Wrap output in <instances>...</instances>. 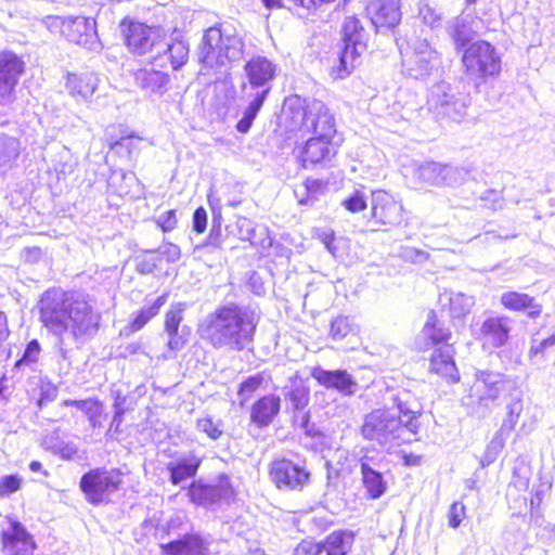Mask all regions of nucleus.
I'll return each instance as SVG.
<instances>
[{"label":"nucleus","instance_id":"f257e3e1","mask_svg":"<svg viewBox=\"0 0 555 555\" xmlns=\"http://www.w3.org/2000/svg\"><path fill=\"white\" fill-rule=\"evenodd\" d=\"M40 321L56 338L59 353L67 358L69 345L90 340L99 331L101 313L92 298L83 293L48 289L39 302Z\"/></svg>","mask_w":555,"mask_h":555},{"label":"nucleus","instance_id":"f03ea898","mask_svg":"<svg viewBox=\"0 0 555 555\" xmlns=\"http://www.w3.org/2000/svg\"><path fill=\"white\" fill-rule=\"evenodd\" d=\"M259 321L256 306L227 301L201 321L197 333L214 349L242 351L253 343Z\"/></svg>","mask_w":555,"mask_h":555},{"label":"nucleus","instance_id":"7ed1b4c3","mask_svg":"<svg viewBox=\"0 0 555 555\" xmlns=\"http://www.w3.org/2000/svg\"><path fill=\"white\" fill-rule=\"evenodd\" d=\"M391 401L400 416L385 409H376L366 414L361 426V435L365 440L390 448L415 439L421 415L417 399L409 390L401 389L391 396Z\"/></svg>","mask_w":555,"mask_h":555},{"label":"nucleus","instance_id":"20e7f679","mask_svg":"<svg viewBox=\"0 0 555 555\" xmlns=\"http://www.w3.org/2000/svg\"><path fill=\"white\" fill-rule=\"evenodd\" d=\"M243 38L230 24L208 28L198 48V61L208 68L225 67L244 55Z\"/></svg>","mask_w":555,"mask_h":555},{"label":"nucleus","instance_id":"39448f33","mask_svg":"<svg viewBox=\"0 0 555 555\" xmlns=\"http://www.w3.org/2000/svg\"><path fill=\"white\" fill-rule=\"evenodd\" d=\"M343 41L344 47L338 56V65L334 66L331 72L335 79L348 77L352 69L360 64L361 55L367 49L369 34L356 16L345 18Z\"/></svg>","mask_w":555,"mask_h":555},{"label":"nucleus","instance_id":"423d86ee","mask_svg":"<svg viewBox=\"0 0 555 555\" xmlns=\"http://www.w3.org/2000/svg\"><path fill=\"white\" fill-rule=\"evenodd\" d=\"M48 28L52 33H59L68 41L82 46L89 51H100V41L95 20L85 16H48Z\"/></svg>","mask_w":555,"mask_h":555},{"label":"nucleus","instance_id":"0eeeda50","mask_svg":"<svg viewBox=\"0 0 555 555\" xmlns=\"http://www.w3.org/2000/svg\"><path fill=\"white\" fill-rule=\"evenodd\" d=\"M428 103L438 118L461 122L467 114L470 98L468 93L441 81L431 88Z\"/></svg>","mask_w":555,"mask_h":555},{"label":"nucleus","instance_id":"6e6552de","mask_svg":"<svg viewBox=\"0 0 555 555\" xmlns=\"http://www.w3.org/2000/svg\"><path fill=\"white\" fill-rule=\"evenodd\" d=\"M269 477L282 492H301L311 482V472L305 460L274 459L269 466Z\"/></svg>","mask_w":555,"mask_h":555},{"label":"nucleus","instance_id":"1a4fd4ad","mask_svg":"<svg viewBox=\"0 0 555 555\" xmlns=\"http://www.w3.org/2000/svg\"><path fill=\"white\" fill-rule=\"evenodd\" d=\"M462 62L472 80H486L501 70V57L495 48L483 40L472 43L464 51Z\"/></svg>","mask_w":555,"mask_h":555},{"label":"nucleus","instance_id":"9d476101","mask_svg":"<svg viewBox=\"0 0 555 555\" xmlns=\"http://www.w3.org/2000/svg\"><path fill=\"white\" fill-rule=\"evenodd\" d=\"M122 485V473L117 468H94L80 478V489L91 504L98 505L109 501Z\"/></svg>","mask_w":555,"mask_h":555},{"label":"nucleus","instance_id":"9b49d317","mask_svg":"<svg viewBox=\"0 0 555 555\" xmlns=\"http://www.w3.org/2000/svg\"><path fill=\"white\" fill-rule=\"evenodd\" d=\"M474 376L469 399L470 403L477 404L479 408L489 409L503 392L513 386V382L500 372L476 370Z\"/></svg>","mask_w":555,"mask_h":555},{"label":"nucleus","instance_id":"f8f14e48","mask_svg":"<svg viewBox=\"0 0 555 555\" xmlns=\"http://www.w3.org/2000/svg\"><path fill=\"white\" fill-rule=\"evenodd\" d=\"M403 69L409 76L422 79L439 66V54L426 39H415L405 49L400 47Z\"/></svg>","mask_w":555,"mask_h":555},{"label":"nucleus","instance_id":"ddd939ff","mask_svg":"<svg viewBox=\"0 0 555 555\" xmlns=\"http://www.w3.org/2000/svg\"><path fill=\"white\" fill-rule=\"evenodd\" d=\"M278 65L266 56L256 55L244 65L242 93H257L268 98L272 89V82L276 76Z\"/></svg>","mask_w":555,"mask_h":555},{"label":"nucleus","instance_id":"4468645a","mask_svg":"<svg viewBox=\"0 0 555 555\" xmlns=\"http://www.w3.org/2000/svg\"><path fill=\"white\" fill-rule=\"evenodd\" d=\"M282 395L286 403V411L293 413V423L309 433L310 414L306 408L310 401V389L297 373L288 377L282 387Z\"/></svg>","mask_w":555,"mask_h":555},{"label":"nucleus","instance_id":"2eb2a0df","mask_svg":"<svg viewBox=\"0 0 555 555\" xmlns=\"http://www.w3.org/2000/svg\"><path fill=\"white\" fill-rule=\"evenodd\" d=\"M25 72V62L11 51L0 53V107H10L16 100V86Z\"/></svg>","mask_w":555,"mask_h":555},{"label":"nucleus","instance_id":"dca6fc26","mask_svg":"<svg viewBox=\"0 0 555 555\" xmlns=\"http://www.w3.org/2000/svg\"><path fill=\"white\" fill-rule=\"evenodd\" d=\"M125 41L128 48L137 54L143 55L147 52L157 53L163 39L162 30L157 27H150L143 23L131 22L124 29Z\"/></svg>","mask_w":555,"mask_h":555},{"label":"nucleus","instance_id":"f3484780","mask_svg":"<svg viewBox=\"0 0 555 555\" xmlns=\"http://www.w3.org/2000/svg\"><path fill=\"white\" fill-rule=\"evenodd\" d=\"M296 114L301 118L300 128L312 131L314 137L330 141L336 132L334 116L321 102L314 103L308 113L298 108Z\"/></svg>","mask_w":555,"mask_h":555},{"label":"nucleus","instance_id":"a211bd4d","mask_svg":"<svg viewBox=\"0 0 555 555\" xmlns=\"http://www.w3.org/2000/svg\"><path fill=\"white\" fill-rule=\"evenodd\" d=\"M403 206L389 193L378 190L372 193L371 216L375 223L396 227L403 220Z\"/></svg>","mask_w":555,"mask_h":555},{"label":"nucleus","instance_id":"6ab92c4d","mask_svg":"<svg viewBox=\"0 0 555 555\" xmlns=\"http://www.w3.org/2000/svg\"><path fill=\"white\" fill-rule=\"evenodd\" d=\"M185 304L172 305L165 314L164 333L167 336V347L177 352L184 348L191 336V327L182 324Z\"/></svg>","mask_w":555,"mask_h":555},{"label":"nucleus","instance_id":"aec40b11","mask_svg":"<svg viewBox=\"0 0 555 555\" xmlns=\"http://www.w3.org/2000/svg\"><path fill=\"white\" fill-rule=\"evenodd\" d=\"M366 13L376 31L390 30L401 21L400 0H369Z\"/></svg>","mask_w":555,"mask_h":555},{"label":"nucleus","instance_id":"412c9836","mask_svg":"<svg viewBox=\"0 0 555 555\" xmlns=\"http://www.w3.org/2000/svg\"><path fill=\"white\" fill-rule=\"evenodd\" d=\"M2 545L5 555H33L36 544L25 527L14 519L2 529Z\"/></svg>","mask_w":555,"mask_h":555},{"label":"nucleus","instance_id":"4be33fe9","mask_svg":"<svg viewBox=\"0 0 555 555\" xmlns=\"http://www.w3.org/2000/svg\"><path fill=\"white\" fill-rule=\"evenodd\" d=\"M210 535L192 532L160 544V548L164 555H210Z\"/></svg>","mask_w":555,"mask_h":555},{"label":"nucleus","instance_id":"5701e85b","mask_svg":"<svg viewBox=\"0 0 555 555\" xmlns=\"http://www.w3.org/2000/svg\"><path fill=\"white\" fill-rule=\"evenodd\" d=\"M311 376L326 389H335L343 396H352L358 387L354 378L345 370L330 371L315 366Z\"/></svg>","mask_w":555,"mask_h":555},{"label":"nucleus","instance_id":"b1692460","mask_svg":"<svg viewBox=\"0 0 555 555\" xmlns=\"http://www.w3.org/2000/svg\"><path fill=\"white\" fill-rule=\"evenodd\" d=\"M454 348L444 344L436 348L429 359V371L451 383L460 380V373L454 361Z\"/></svg>","mask_w":555,"mask_h":555},{"label":"nucleus","instance_id":"393cba45","mask_svg":"<svg viewBox=\"0 0 555 555\" xmlns=\"http://www.w3.org/2000/svg\"><path fill=\"white\" fill-rule=\"evenodd\" d=\"M511 325L507 317H489L480 327V338L483 344L493 348L504 346L509 337Z\"/></svg>","mask_w":555,"mask_h":555},{"label":"nucleus","instance_id":"a878e982","mask_svg":"<svg viewBox=\"0 0 555 555\" xmlns=\"http://www.w3.org/2000/svg\"><path fill=\"white\" fill-rule=\"evenodd\" d=\"M281 409V399L275 395H266L258 399L250 409V421L258 427L269 426Z\"/></svg>","mask_w":555,"mask_h":555},{"label":"nucleus","instance_id":"bb28decb","mask_svg":"<svg viewBox=\"0 0 555 555\" xmlns=\"http://www.w3.org/2000/svg\"><path fill=\"white\" fill-rule=\"evenodd\" d=\"M99 78L93 73L68 74L65 88L68 93L81 101H88L95 92Z\"/></svg>","mask_w":555,"mask_h":555},{"label":"nucleus","instance_id":"cd10ccee","mask_svg":"<svg viewBox=\"0 0 555 555\" xmlns=\"http://www.w3.org/2000/svg\"><path fill=\"white\" fill-rule=\"evenodd\" d=\"M189 51V44L185 41L177 40L169 43L163 38L153 61L162 65L163 61L167 60L173 69H178L188 62Z\"/></svg>","mask_w":555,"mask_h":555},{"label":"nucleus","instance_id":"c85d7f7f","mask_svg":"<svg viewBox=\"0 0 555 555\" xmlns=\"http://www.w3.org/2000/svg\"><path fill=\"white\" fill-rule=\"evenodd\" d=\"M332 154H335V150L328 140L313 137L306 142L299 158L302 166L308 168L330 158Z\"/></svg>","mask_w":555,"mask_h":555},{"label":"nucleus","instance_id":"c756f323","mask_svg":"<svg viewBox=\"0 0 555 555\" xmlns=\"http://www.w3.org/2000/svg\"><path fill=\"white\" fill-rule=\"evenodd\" d=\"M135 82L145 92L160 96L168 90L170 78L165 72L143 68L137 72Z\"/></svg>","mask_w":555,"mask_h":555},{"label":"nucleus","instance_id":"7c9ffc66","mask_svg":"<svg viewBox=\"0 0 555 555\" xmlns=\"http://www.w3.org/2000/svg\"><path fill=\"white\" fill-rule=\"evenodd\" d=\"M202 460L194 453L178 459L176 462L167 464L172 485H180L182 481L194 477L201 466Z\"/></svg>","mask_w":555,"mask_h":555},{"label":"nucleus","instance_id":"2f4dec72","mask_svg":"<svg viewBox=\"0 0 555 555\" xmlns=\"http://www.w3.org/2000/svg\"><path fill=\"white\" fill-rule=\"evenodd\" d=\"M501 304L512 311L527 310V314L531 319L538 318L542 312L541 305L537 304L533 297L524 293L505 292L501 295Z\"/></svg>","mask_w":555,"mask_h":555},{"label":"nucleus","instance_id":"473e14b6","mask_svg":"<svg viewBox=\"0 0 555 555\" xmlns=\"http://www.w3.org/2000/svg\"><path fill=\"white\" fill-rule=\"evenodd\" d=\"M475 23L476 20L470 14H462L449 23L448 33L456 47H464L473 39L477 33Z\"/></svg>","mask_w":555,"mask_h":555},{"label":"nucleus","instance_id":"72a5a7b5","mask_svg":"<svg viewBox=\"0 0 555 555\" xmlns=\"http://www.w3.org/2000/svg\"><path fill=\"white\" fill-rule=\"evenodd\" d=\"M227 491L220 486L204 485L202 482H192L189 488L188 495L190 500L203 506H208L217 503L223 496Z\"/></svg>","mask_w":555,"mask_h":555},{"label":"nucleus","instance_id":"f704fd0d","mask_svg":"<svg viewBox=\"0 0 555 555\" xmlns=\"http://www.w3.org/2000/svg\"><path fill=\"white\" fill-rule=\"evenodd\" d=\"M354 542V534L349 530H337L330 533L323 541L325 555H347Z\"/></svg>","mask_w":555,"mask_h":555},{"label":"nucleus","instance_id":"c9c22d12","mask_svg":"<svg viewBox=\"0 0 555 555\" xmlns=\"http://www.w3.org/2000/svg\"><path fill=\"white\" fill-rule=\"evenodd\" d=\"M442 307L449 306V314L451 318H462L469 313L474 306V298L463 293L446 292L440 296Z\"/></svg>","mask_w":555,"mask_h":555},{"label":"nucleus","instance_id":"e433bc0d","mask_svg":"<svg viewBox=\"0 0 555 555\" xmlns=\"http://www.w3.org/2000/svg\"><path fill=\"white\" fill-rule=\"evenodd\" d=\"M362 482L371 499L380 498L386 491V482L383 475L372 468L366 461H361L360 464Z\"/></svg>","mask_w":555,"mask_h":555},{"label":"nucleus","instance_id":"4c0bfd02","mask_svg":"<svg viewBox=\"0 0 555 555\" xmlns=\"http://www.w3.org/2000/svg\"><path fill=\"white\" fill-rule=\"evenodd\" d=\"M243 98L248 101V105L236 124V130L241 133H247L267 98L250 92L243 93Z\"/></svg>","mask_w":555,"mask_h":555},{"label":"nucleus","instance_id":"58836bf2","mask_svg":"<svg viewBox=\"0 0 555 555\" xmlns=\"http://www.w3.org/2000/svg\"><path fill=\"white\" fill-rule=\"evenodd\" d=\"M41 345L38 339H31L25 347L22 357L14 363L13 370L24 372L26 370L35 373L39 371Z\"/></svg>","mask_w":555,"mask_h":555},{"label":"nucleus","instance_id":"ea45409f","mask_svg":"<svg viewBox=\"0 0 555 555\" xmlns=\"http://www.w3.org/2000/svg\"><path fill=\"white\" fill-rule=\"evenodd\" d=\"M65 405L76 406L77 409L82 411L87 415L90 426L92 428L102 427L101 417L103 415V405L99 400H66Z\"/></svg>","mask_w":555,"mask_h":555},{"label":"nucleus","instance_id":"a19ab883","mask_svg":"<svg viewBox=\"0 0 555 555\" xmlns=\"http://www.w3.org/2000/svg\"><path fill=\"white\" fill-rule=\"evenodd\" d=\"M442 165L437 162L423 163L416 167L414 177L423 185L441 186Z\"/></svg>","mask_w":555,"mask_h":555},{"label":"nucleus","instance_id":"79ce46f5","mask_svg":"<svg viewBox=\"0 0 555 555\" xmlns=\"http://www.w3.org/2000/svg\"><path fill=\"white\" fill-rule=\"evenodd\" d=\"M167 297L168 295L164 294L157 297L152 305L138 311L130 323L131 330L133 332L140 331L151 319L157 315L160 308L166 304Z\"/></svg>","mask_w":555,"mask_h":555},{"label":"nucleus","instance_id":"37998d69","mask_svg":"<svg viewBox=\"0 0 555 555\" xmlns=\"http://www.w3.org/2000/svg\"><path fill=\"white\" fill-rule=\"evenodd\" d=\"M423 334L429 338L434 345L442 343L443 345L448 344L451 337L450 330L436 320V315L433 311L428 314L427 322L423 328Z\"/></svg>","mask_w":555,"mask_h":555},{"label":"nucleus","instance_id":"c03bdc74","mask_svg":"<svg viewBox=\"0 0 555 555\" xmlns=\"http://www.w3.org/2000/svg\"><path fill=\"white\" fill-rule=\"evenodd\" d=\"M357 333V325L352 319L345 315H339L331 322L330 336L334 340H341L350 334Z\"/></svg>","mask_w":555,"mask_h":555},{"label":"nucleus","instance_id":"a18cd8bd","mask_svg":"<svg viewBox=\"0 0 555 555\" xmlns=\"http://www.w3.org/2000/svg\"><path fill=\"white\" fill-rule=\"evenodd\" d=\"M196 429L205 434L209 439L216 441L224 433V423L221 420H215L211 416H204L196 421Z\"/></svg>","mask_w":555,"mask_h":555},{"label":"nucleus","instance_id":"49530a36","mask_svg":"<svg viewBox=\"0 0 555 555\" xmlns=\"http://www.w3.org/2000/svg\"><path fill=\"white\" fill-rule=\"evenodd\" d=\"M18 141L9 135H0V169L8 167L18 155Z\"/></svg>","mask_w":555,"mask_h":555},{"label":"nucleus","instance_id":"de8ad7c7","mask_svg":"<svg viewBox=\"0 0 555 555\" xmlns=\"http://www.w3.org/2000/svg\"><path fill=\"white\" fill-rule=\"evenodd\" d=\"M469 171L460 166L442 165L441 186L461 185L467 178Z\"/></svg>","mask_w":555,"mask_h":555},{"label":"nucleus","instance_id":"09e8293b","mask_svg":"<svg viewBox=\"0 0 555 555\" xmlns=\"http://www.w3.org/2000/svg\"><path fill=\"white\" fill-rule=\"evenodd\" d=\"M506 409H507V414H506L505 420L503 421L501 430L512 431L515 428V426L518 422V418L521 414V411H522L521 400L517 399V400L508 403Z\"/></svg>","mask_w":555,"mask_h":555},{"label":"nucleus","instance_id":"8fccbe9b","mask_svg":"<svg viewBox=\"0 0 555 555\" xmlns=\"http://www.w3.org/2000/svg\"><path fill=\"white\" fill-rule=\"evenodd\" d=\"M326 189V184L322 180L308 179L305 182V191L307 193L306 199H300V204H312L318 199L319 195L323 194Z\"/></svg>","mask_w":555,"mask_h":555},{"label":"nucleus","instance_id":"3c124183","mask_svg":"<svg viewBox=\"0 0 555 555\" xmlns=\"http://www.w3.org/2000/svg\"><path fill=\"white\" fill-rule=\"evenodd\" d=\"M262 382L263 377L260 374L249 376L241 383L238 396L242 397L243 400L249 399L250 396L261 386Z\"/></svg>","mask_w":555,"mask_h":555},{"label":"nucleus","instance_id":"603ef678","mask_svg":"<svg viewBox=\"0 0 555 555\" xmlns=\"http://www.w3.org/2000/svg\"><path fill=\"white\" fill-rule=\"evenodd\" d=\"M22 479L17 475H7L0 478V498L9 496L20 490Z\"/></svg>","mask_w":555,"mask_h":555},{"label":"nucleus","instance_id":"864d4df0","mask_svg":"<svg viewBox=\"0 0 555 555\" xmlns=\"http://www.w3.org/2000/svg\"><path fill=\"white\" fill-rule=\"evenodd\" d=\"M418 16L422 18L424 24L430 26L431 28L438 26L441 21L440 13H438L436 9L426 3L421 4L418 9Z\"/></svg>","mask_w":555,"mask_h":555},{"label":"nucleus","instance_id":"5fc2aeb1","mask_svg":"<svg viewBox=\"0 0 555 555\" xmlns=\"http://www.w3.org/2000/svg\"><path fill=\"white\" fill-rule=\"evenodd\" d=\"M323 553L322 541L302 540L295 548V555H322Z\"/></svg>","mask_w":555,"mask_h":555},{"label":"nucleus","instance_id":"6e6d98bb","mask_svg":"<svg viewBox=\"0 0 555 555\" xmlns=\"http://www.w3.org/2000/svg\"><path fill=\"white\" fill-rule=\"evenodd\" d=\"M465 505L461 502H454L448 512V525L451 528H457L465 517Z\"/></svg>","mask_w":555,"mask_h":555},{"label":"nucleus","instance_id":"4d7b16f0","mask_svg":"<svg viewBox=\"0 0 555 555\" xmlns=\"http://www.w3.org/2000/svg\"><path fill=\"white\" fill-rule=\"evenodd\" d=\"M344 206L351 212H359L366 208V201L361 192H354L351 196L344 201Z\"/></svg>","mask_w":555,"mask_h":555},{"label":"nucleus","instance_id":"13d9d810","mask_svg":"<svg viewBox=\"0 0 555 555\" xmlns=\"http://www.w3.org/2000/svg\"><path fill=\"white\" fill-rule=\"evenodd\" d=\"M155 251L165 257L168 262H176L181 256L180 247L172 243L164 244Z\"/></svg>","mask_w":555,"mask_h":555},{"label":"nucleus","instance_id":"bf43d9fd","mask_svg":"<svg viewBox=\"0 0 555 555\" xmlns=\"http://www.w3.org/2000/svg\"><path fill=\"white\" fill-rule=\"evenodd\" d=\"M177 214L176 210H168L158 217L157 223L164 232L171 231L177 225Z\"/></svg>","mask_w":555,"mask_h":555},{"label":"nucleus","instance_id":"052dcab7","mask_svg":"<svg viewBox=\"0 0 555 555\" xmlns=\"http://www.w3.org/2000/svg\"><path fill=\"white\" fill-rule=\"evenodd\" d=\"M55 452L64 460H73L78 454V448L73 442H60Z\"/></svg>","mask_w":555,"mask_h":555},{"label":"nucleus","instance_id":"680f3d73","mask_svg":"<svg viewBox=\"0 0 555 555\" xmlns=\"http://www.w3.org/2000/svg\"><path fill=\"white\" fill-rule=\"evenodd\" d=\"M156 251L152 250L150 251V257H144L142 260L138 263V271L143 274H150L154 272V270L157 268L158 258L153 256Z\"/></svg>","mask_w":555,"mask_h":555},{"label":"nucleus","instance_id":"e2e57ef3","mask_svg":"<svg viewBox=\"0 0 555 555\" xmlns=\"http://www.w3.org/2000/svg\"><path fill=\"white\" fill-rule=\"evenodd\" d=\"M207 225V212L203 207L195 209L193 214V230L203 233Z\"/></svg>","mask_w":555,"mask_h":555},{"label":"nucleus","instance_id":"0e129e2a","mask_svg":"<svg viewBox=\"0 0 555 555\" xmlns=\"http://www.w3.org/2000/svg\"><path fill=\"white\" fill-rule=\"evenodd\" d=\"M480 199L483 202H489L490 203L489 207L493 210L502 207L501 194H500V192H498L495 190L491 189V190L485 191L482 193V195L480 196Z\"/></svg>","mask_w":555,"mask_h":555},{"label":"nucleus","instance_id":"69168bd1","mask_svg":"<svg viewBox=\"0 0 555 555\" xmlns=\"http://www.w3.org/2000/svg\"><path fill=\"white\" fill-rule=\"evenodd\" d=\"M122 415H124V413H120V411H115L111 426L106 433V436L113 437V433L119 431V427L122 423Z\"/></svg>","mask_w":555,"mask_h":555},{"label":"nucleus","instance_id":"338daca9","mask_svg":"<svg viewBox=\"0 0 555 555\" xmlns=\"http://www.w3.org/2000/svg\"><path fill=\"white\" fill-rule=\"evenodd\" d=\"M125 402H126V397L122 396L119 391L116 392V397H115V402H114V410L115 411H120V413H124L125 414Z\"/></svg>","mask_w":555,"mask_h":555},{"label":"nucleus","instance_id":"774afa93","mask_svg":"<svg viewBox=\"0 0 555 555\" xmlns=\"http://www.w3.org/2000/svg\"><path fill=\"white\" fill-rule=\"evenodd\" d=\"M8 336L7 317L0 312V340L5 339Z\"/></svg>","mask_w":555,"mask_h":555}]
</instances>
